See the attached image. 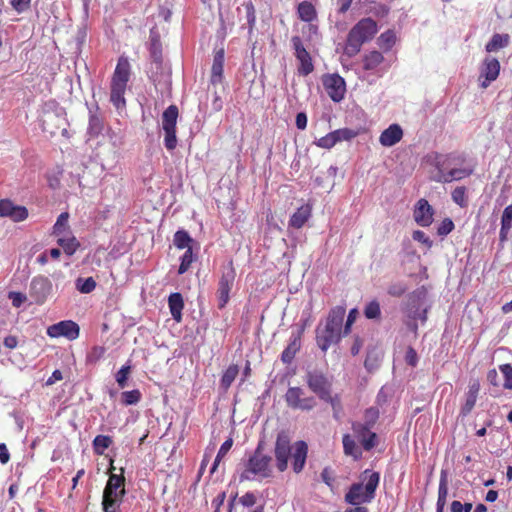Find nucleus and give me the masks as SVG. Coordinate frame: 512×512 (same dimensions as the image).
I'll use <instances>...</instances> for the list:
<instances>
[{"instance_id": "1", "label": "nucleus", "mask_w": 512, "mask_h": 512, "mask_svg": "<svg viewBox=\"0 0 512 512\" xmlns=\"http://www.w3.org/2000/svg\"><path fill=\"white\" fill-rule=\"evenodd\" d=\"M274 455L279 472L287 470L289 457H291L292 469L296 474H299L306 464L308 445L303 440L296 441L291 445L288 435L281 432L277 435L275 441Z\"/></svg>"}, {"instance_id": "2", "label": "nucleus", "mask_w": 512, "mask_h": 512, "mask_svg": "<svg viewBox=\"0 0 512 512\" xmlns=\"http://www.w3.org/2000/svg\"><path fill=\"white\" fill-rule=\"evenodd\" d=\"M464 161V156L456 153L440 154L434 152L428 155V162L438 171L435 180L442 183L458 181L470 176L472 174L471 169L451 168L452 165L462 164Z\"/></svg>"}, {"instance_id": "3", "label": "nucleus", "mask_w": 512, "mask_h": 512, "mask_svg": "<svg viewBox=\"0 0 512 512\" xmlns=\"http://www.w3.org/2000/svg\"><path fill=\"white\" fill-rule=\"evenodd\" d=\"M346 310L342 306L332 308L325 320L316 328V342L318 347L326 352L328 348L339 342L341 338V329Z\"/></svg>"}, {"instance_id": "4", "label": "nucleus", "mask_w": 512, "mask_h": 512, "mask_svg": "<svg viewBox=\"0 0 512 512\" xmlns=\"http://www.w3.org/2000/svg\"><path fill=\"white\" fill-rule=\"evenodd\" d=\"M362 482L353 483L345 494V502L358 506L370 503L375 498V492L380 482L379 472L366 469L361 475Z\"/></svg>"}, {"instance_id": "5", "label": "nucleus", "mask_w": 512, "mask_h": 512, "mask_svg": "<svg viewBox=\"0 0 512 512\" xmlns=\"http://www.w3.org/2000/svg\"><path fill=\"white\" fill-rule=\"evenodd\" d=\"M378 32L377 22L370 17L359 20L349 31L344 52L356 56L364 43L372 40Z\"/></svg>"}, {"instance_id": "6", "label": "nucleus", "mask_w": 512, "mask_h": 512, "mask_svg": "<svg viewBox=\"0 0 512 512\" xmlns=\"http://www.w3.org/2000/svg\"><path fill=\"white\" fill-rule=\"evenodd\" d=\"M131 76V65L128 58L120 56L117 61L110 85V100L116 108L125 106L124 94Z\"/></svg>"}, {"instance_id": "7", "label": "nucleus", "mask_w": 512, "mask_h": 512, "mask_svg": "<svg viewBox=\"0 0 512 512\" xmlns=\"http://www.w3.org/2000/svg\"><path fill=\"white\" fill-rule=\"evenodd\" d=\"M272 458L263 453V443L260 442L254 453L249 457L245 469L240 475V481H250L255 477L265 479L272 476Z\"/></svg>"}, {"instance_id": "8", "label": "nucleus", "mask_w": 512, "mask_h": 512, "mask_svg": "<svg viewBox=\"0 0 512 512\" xmlns=\"http://www.w3.org/2000/svg\"><path fill=\"white\" fill-rule=\"evenodd\" d=\"M179 110L176 105H170L162 114V129L164 131V146L168 151L177 147L176 125Z\"/></svg>"}, {"instance_id": "9", "label": "nucleus", "mask_w": 512, "mask_h": 512, "mask_svg": "<svg viewBox=\"0 0 512 512\" xmlns=\"http://www.w3.org/2000/svg\"><path fill=\"white\" fill-rule=\"evenodd\" d=\"M236 271L233 266V261L229 260L226 265L222 267V275L218 283L217 298L218 308L223 309L230 299V291L234 285Z\"/></svg>"}, {"instance_id": "10", "label": "nucleus", "mask_w": 512, "mask_h": 512, "mask_svg": "<svg viewBox=\"0 0 512 512\" xmlns=\"http://www.w3.org/2000/svg\"><path fill=\"white\" fill-rule=\"evenodd\" d=\"M305 392L300 387H289L284 395L287 406L294 410L311 411L316 407L314 397H304Z\"/></svg>"}, {"instance_id": "11", "label": "nucleus", "mask_w": 512, "mask_h": 512, "mask_svg": "<svg viewBox=\"0 0 512 512\" xmlns=\"http://www.w3.org/2000/svg\"><path fill=\"white\" fill-rule=\"evenodd\" d=\"M306 383L308 388L316 394L319 399L329 392H332V380L322 371H308L306 374Z\"/></svg>"}, {"instance_id": "12", "label": "nucleus", "mask_w": 512, "mask_h": 512, "mask_svg": "<svg viewBox=\"0 0 512 512\" xmlns=\"http://www.w3.org/2000/svg\"><path fill=\"white\" fill-rule=\"evenodd\" d=\"M292 46L295 51V57L299 61L298 74L307 76L314 71V65L310 53L305 49L299 36L291 38Z\"/></svg>"}, {"instance_id": "13", "label": "nucleus", "mask_w": 512, "mask_h": 512, "mask_svg": "<svg viewBox=\"0 0 512 512\" xmlns=\"http://www.w3.org/2000/svg\"><path fill=\"white\" fill-rule=\"evenodd\" d=\"M322 84L328 96L334 102H340L346 93V83L338 74H326L322 77Z\"/></svg>"}, {"instance_id": "14", "label": "nucleus", "mask_w": 512, "mask_h": 512, "mask_svg": "<svg viewBox=\"0 0 512 512\" xmlns=\"http://www.w3.org/2000/svg\"><path fill=\"white\" fill-rule=\"evenodd\" d=\"M47 335L51 338L65 337L72 341L79 337L80 327L72 320H63L53 325H50L46 331Z\"/></svg>"}, {"instance_id": "15", "label": "nucleus", "mask_w": 512, "mask_h": 512, "mask_svg": "<svg viewBox=\"0 0 512 512\" xmlns=\"http://www.w3.org/2000/svg\"><path fill=\"white\" fill-rule=\"evenodd\" d=\"M500 73V63L494 57H486L480 68V87L486 89L491 82L495 81Z\"/></svg>"}, {"instance_id": "16", "label": "nucleus", "mask_w": 512, "mask_h": 512, "mask_svg": "<svg viewBox=\"0 0 512 512\" xmlns=\"http://www.w3.org/2000/svg\"><path fill=\"white\" fill-rule=\"evenodd\" d=\"M434 208L425 198L419 199L413 208V219L421 227H429L434 221Z\"/></svg>"}, {"instance_id": "17", "label": "nucleus", "mask_w": 512, "mask_h": 512, "mask_svg": "<svg viewBox=\"0 0 512 512\" xmlns=\"http://www.w3.org/2000/svg\"><path fill=\"white\" fill-rule=\"evenodd\" d=\"M25 206L15 205L10 199L0 200V217L10 218L14 222H21L28 218Z\"/></svg>"}, {"instance_id": "18", "label": "nucleus", "mask_w": 512, "mask_h": 512, "mask_svg": "<svg viewBox=\"0 0 512 512\" xmlns=\"http://www.w3.org/2000/svg\"><path fill=\"white\" fill-rule=\"evenodd\" d=\"M124 469L121 468V474L117 475L111 473L109 475L107 484L103 491V497L109 498H124L125 490V477L123 475Z\"/></svg>"}, {"instance_id": "19", "label": "nucleus", "mask_w": 512, "mask_h": 512, "mask_svg": "<svg viewBox=\"0 0 512 512\" xmlns=\"http://www.w3.org/2000/svg\"><path fill=\"white\" fill-rule=\"evenodd\" d=\"M372 428L363 425L362 422H353L352 430L355 437L360 441L365 451H370L377 445V434L371 431Z\"/></svg>"}, {"instance_id": "20", "label": "nucleus", "mask_w": 512, "mask_h": 512, "mask_svg": "<svg viewBox=\"0 0 512 512\" xmlns=\"http://www.w3.org/2000/svg\"><path fill=\"white\" fill-rule=\"evenodd\" d=\"M306 328V322H304L301 327L297 330V332H293L290 338V342L288 346L283 350L281 354V361L284 364H290L296 353L301 348V338Z\"/></svg>"}, {"instance_id": "21", "label": "nucleus", "mask_w": 512, "mask_h": 512, "mask_svg": "<svg viewBox=\"0 0 512 512\" xmlns=\"http://www.w3.org/2000/svg\"><path fill=\"white\" fill-rule=\"evenodd\" d=\"M173 244L177 249H186L183 256H192L194 249L199 248V244L183 229L176 231L173 237Z\"/></svg>"}, {"instance_id": "22", "label": "nucleus", "mask_w": 512, "mask_h": 512, "mask_svg": "<svg viewBox=\"0 0 512 512\" xmlns=\"http://www.w3.org/2000/svg\"><path fill=\"white\" fill-rule=\"evenodd\" d=\"M403 138V129L399 124H391L379 137V142L384 147H392Z\"/></svg>"}, {"instance_id": "23", "label": "nucleus", "mask_w": 512, "mask_h": 512, "mask_svg": "<svg viewBox=\"0 0 512 512\" xmlns=\"http://www.w3.org/2000/svg\"><path fill=\"white\" fill-rule=\"evenodd\" d=\"M312 206L310 204H304L297 209L295 213L290 217L289 226L300 229L302 228L308 219L311 217Z\"/></svg>"}, {"instance_id": "24", "label": "nucleus", "mask_w": 512, "mask_h": 512, "mask_svg": "<svg viewBox=\"0 0 512 512\" xmlns=\"http://www.w3.org/2000/svg\"><path fill=\"white\" fill-rule=\"evenodd\" d=\"M168 306L170 309V313L172 318L176 322L182 321V310L184 308V300L181 293L175 292L171 293L168 297Z\"/></svg>"}, {"instance_id": "25", "label": "nucleus", "mask_w": 512, "mask_h": 512, "mask_svg": "<svg viewBox=\"0 0 512 512\" xmlns=\"http://www.w3.org/2000/svg\"><path fill=\"white\" fill-rule=\"evenodd\" d=\"M224 68V50L220 49L215 52L213 64L211 68V82L217 84L221 82Z\"/></svg>"}, {"instance_id": "26", "label": "nucleus", "mask_w": 512, "mask_h": 512, "mask_svg": "<svg viewBox=\"0 0 512 512\" xmlns=\"http://www.w3.org/2000/svg\"><path fill=\"white\" fill-rule=\"evenodd\" d=\"M478 392L479 384L475 383L469 387V390L466 393L465 403L462 405L460 410L461 416L466 417L471 413L476 404Z\"/></svg>"}, {"instance_id": "27", "label": "nucleus", "mask_w": 512, "mask_h": 512, "mask_svg": "<svg viewBox=\"0 0 512 512\" xmlns=\"http://www.w3.org/2000/svg\"><path fill=\"white\" fill-rule=\"evenodd\" d=\"M342 443L345 455L351 456L355 460H358L362 457V450L359 448L350 434L343 435Z\"/></svg>"}, {"instance_id": "28", "label": "nucleus", "mask_w": 512, "mask_h": 512, "mask_svg": "<svg viewBox=\"0 0 512 512\" xmlns=\"http://www.w3.org/2000/svg\"><path fill=\"white\" fill-rule=\"evenodd\" d=\"M297 13L303 22H312L317 18V11L309 1L300 2L297 7Z\"/></svg>"}, {"instance_id": "29", "label": "nucleus", "mask_w": 512, "mask_h": 512, "mask_svg": "<svg viewBox=\"0 0 512 512\" xmlns=\"http://www.w3.org/2000/svg\"><path fill=\"white\" fill-rule=\"evenodd\" d=\"M320 400L330 404L333 411V418L335 420L338 421L341 419V415L343 413V406L339 394L332 395V392H329L324 397L320 398Z\"/></svg>"}, {"instance_id": "30", "label": "nucleus", "mask_w": 512, "mask_h": 512, "mask_svg": "<svg viewBox=\"0 0 512 512\" xmlns=\"http://www.w3.org/2000/svg\"><path fill=\"white\" fill-rule=\"evenodd\" d=\"M447 495H448L447 475H446L445 471H441L439 488H438V499H437V503H436L437 511H444Z\"/></svg>"}, {"instance_id": "31", "label": "nucleus", "mask_w": 512, "mask_h": 512, "mask_svg": "<svg viewBox=\"0 0 512 512\" xmlns=\"http://www.w3.org/2000/svg\"><path fill=\"white\" fill-rule=\"evenodd\" d=\"M239 374V367L236 364H231L222 374V377L220 379V387L227 391L236 377Z\"/></svg>"}, {"instance_id": "32", "label": "nucleus", "mask_w": 512, "mask_h": 512, "mask_svg": "<svg viewBox=\"0 0 512 512\" xmlns=\"http://www.w3.org/2000/svg\"><path fill=\"white\" fill-rule=\"evenodd\" d=\"M509 44L508 34H494L490 41L486 44L485 49L487 52H495L499 49L506 47Z\"/></svg>"}, {"instance_id": "33", "label": "nucleus", "mask_w": 512, "mask_h": 512, "mask_svg": "<svg viewBox=\"0 0 512 512\" xmlns=\"http://www.w3.org/2000/svg\"><path fill=\"white\" fill-rule=\"evenodd\" d=\"M384 61V56L379 51H370L363 58L364 70H374Z\"/></svg>"}, {"instance_id": "34", "label": "nucleus", "mask_w": 512, "mask_h": 512, "mask_svg": "<svg viewBox=\"0 0 512 512\" xmlns=\"http://www.w3.org/2000/svg\"><path fill=\"white\" fill-rule=\"evenodd\" d=\"M69 229V213L62 212L53 226V234L56 236H66L70 234Z\"/></svg>"}, {"instance_id": "35", "label": "nucleus", "mask_w": 512, "mask_h": 512, "mask_svg": "<svg viewBox=\"0 0 512 512\" xmlns=\"http://www.w3.org/2000/svg\"><path fill=\"white\" fill-rule=\"evenodd\" d=\"M58 244L63 248L64 253L68 256L73 255L80 245L74 236H69L67 238L65 236H59Z\"/></svg>"}, {"instance_id": "36", "label": "nucleus", "mask_w": 512, "mask_h": 512, "mask_svg": "<svg viewBox=\"0 0 512 512\" xmlns=\"http://www.w3.org/2000/svg\"><path fill=\"white\" fill-rule=\"evenodd\" d=\"M512 227V205H508L502 214L501 217V229H500V237L501 239L506 238L508 231Z\"/></svg>"}, {"instance_id": "37", "label": "nucleus", "mask_w": 512, "mask_h": 512, "mask_svg": "<svg viewBox=\"0 0 512 512\" xmlns=\"http://www.w3.org/2000/svg\"><path fill=\"white\" fill-rule=\"evenodd\" d=\"M396 43V34L393 30H387L378 37V45L384 51H389Z\"/></svg>"}, {"instance_id": "38", "label": "nucleus", "mask_w": 512, "mask_h": 512, "mask_svg": "<svg viewBox=\"0 0 512 512\" xmlns=\"http://www.w3.org/2000/svg\"><path fill=\"white\" fill-rule=\"evenodd\" d=\"M112 438L107 435H97L93 440V449L97 455H102L112 444Z\"/></svg>"}, {"instance_id": "39", "label": "nucleus", "mask_w": 512, "mask_h": 512, "mask_svg": "<svg viewBox=\"0 0 512 512\" xmlns=\"http://www.w3.org/2000/svg\"><path fill=\"white\" fill-rule=\"evenodd\" d=\"M103 129V122L96 114H90L87 133L90 137H97Z\"/></svg>"}, {"instance_id": "40", "label": "nucleus", "mask_w": 512, "mask_h": 512, "mask_svg": "<svg viewBox=\"0 0 512 512\" xmlns=\"http://www.w3.org/2000/svg\"><path fill=\"white\" fill-rule=\"evenodd\" d=\"M141 398L142 394L138 389L124 391L121 393V403L124 406L136 405L140 402Z\"/></svg>"}, {"instance_id": "41", "label": "nucleus", "mask_w": 512, "mask_h": 512, "mask_svg": "<svg viewBox=\"0 0 512 512\" xmlns=\"http://www.w3.org/2000/svg\"><path fill=\"white\" fill-rule=\"evenodd\" d=\"M242 6L245 8L246 12V20L248 24V32L251 34L255 28L256 24V13H255V7L252 3V1H246L242 4Z\"/></svg>"}, {"instance_id": "42", "label": "nucleus", "mask_w": 512, "mask_h": 512, "mask_svg": "<svg viewBox=\"0 0 512 512\" xmlns=\"http://www.w3.org/2000/svg\"><path fill=\"white\" fill-rule=\"evenodd\" d=\"M233 445V439L232 438H228L227 440L224 441V443L221 445L217 455H216V458L214 460V463L211 467V473H214L220 463V461L226 456V454L229 452V450L231 449Z\"/></svg>"}, {"instance_id": "43", "label": "nucleus", "mask_w": 512, "mask_h": 512, "mask_svg": "<svg viewBox=\"0 0 512 512\" xmlns=\"http://www.w3.org/2000/svg\"><path fill=\"white\" fill-rule=\"evenodd\" d=\"M466 192V187L458 186L451 193L452 200L462 208L467 207L468 205Z\"/></svg>"}, {"instance_id": "44", "label": "nucleus", "mask_w": 512, "mask_h": 512, "mask_svg": "<svg viewBox=\"0 0 512 512\" xmlns=\"http://www.w3.org/2000/svg\"><path fill=\"white\" fill-rule=\"evenodd\" d=\"M123 502V498H102V507L104 512H121L120 505Z\"/></svg>"}, {"instance_id": "45", "label": "nucleus", "mask_w": 512, "mask_h": 512, "mask_svg": "<svg viewBox=\"0 0 512 512\" xmlns=\"http://www.w3.org/2000/svg\"><path fill=\"white\" fill-rule=\"evenodd\" d=\"M132 367L129 364L123 365L115 375V380L119 388L123 389L127 386V381L131 374Z\"/></svg>"}, {"instance_id": "46", "label": "nucleus", "mask_w": 512, "mask_h": 512, "mask_svg": "<svg viewBox=\"0 0 512 512\" xmlns=\"http://www.w3.org/2000/svg\"><path fill=\"white\" fill-rule=\"evenodd\" d=\"M364 315L367 319H379L381 316L380 304L377 300H372L366 304Z\"/></svg>"}, {"instance_id": "47", "label": "nucleus", "mask_w": 512, "mask_h": 512, "mask_svg": "<svg viewBox=\"0 0 512 512\" xmlns=\"http://www.w3.org/2000/svg\"><path fill=\"white\" fill-rule=\"evenodd\" d=\"M96 287V282L92 277L78 278L76 280V288L78 291L84 294L92 292Z\"/></svg>"}, {"instance_id": "48", "label": "nucleus", "mask_w": 512, "mask_h": 512, "mask_svg": "<svg viewBox=\"0 0 512 512\" xmlns=\"http://www.w3.org/2000/svg\"><path fill=\"white\" fill-rule=\"evenodd\" d=\"M379 409L377 407H369L364 411V422L363 425H366L370 428H373L379 419Z\"/></svg>"}, {"instance_id": "49", "label": "nucleus", "mask_w": 512, "mask_h": 512, "mask_svg": "<svg viewBox=\"0 0 512 512\" xmlns=\"http://www.w3.org/2000/svg\"><path fill=\"white\" fill-rule=\"evenodd\" d=\"M333 132L337 143L341 141H349L357 136V132L349 128H341Z\"/></svg>"}, {"instance_id": "50", "label": "nucleus", "mask_w": 512, "mask_h": 512, "mask_svg": "<svg viewBox=\"0 0 512 512\" xmlns=\"http://www.w3.org/2000/svg\"><path fill=\"white\" fill-rule=\"evenodd\" d=\"M336 144H337V141H336V137H335L333 131L328 133L327 135L319 138L316 142L317 146H319L321 148H325V149H330L333 146H335Z\"/></svg>"}, {"instance_id": "51", "label": "nucleus", "mask_w": 512, "mask_h": 512, "mask_svg": "<svg viewBox=\"0 0 512 512\" xmlns=\"http://www.w3.org/2000/svg\"><path fill=\"white\" fill-rule=\"evenodd\" d=\"M408 287L403 282L392 283L388 287V294L393 297H401L406 291Z\"/></svg>"}, {"instance_id": "52", "label": "nucleus", "mask_w": 512, "mask_h": 512, "mask_svg": "<svg viewBox=\"0 0 512 512\" xmlns=\"http://www.w3.org/2000/svg\"><path fill=\"white\" fill-rule=\"evenodd\" d=\"M500 371L504 375L503 387L512 389V366L510 364H502L499 366Z\"/></svg>"}, {"instance_id": "53", "label": "nucleus", "mask_w": 512, "mask_h": 512, "mask_svg": "<svg viewBox=\"0 0 512 512\" xmlns=\"http://www.w3.org/2000/svg\"><path fill=\"white\" fill-rule=\"evenodd\" d=\"M455 225L450 218H445L437 227V234L441 237L448 235L454 229Z\"/></svg>"}, {"instance_id": "54", "label": "nucleus", "mask_w": 512, "mask_h": 512, "mask_svg": "<svg viewBox=\"0 0 512 512\" xmlns=\"http://www.w3.org/2000/svg\"><path fill=\"white\" fill-rule=\"evenodd\" d=\"M412 238L414 241H417V242L423 244L427 248H430L433 243L432 240L429 238V236L424 231H421V230H415L412 233Z\"/></svg>"}, {"instance_id": "55", "label": "nucleus", "mask_w": 512, "mask_h": 512, "mask_svg": "<svg viewBox=\"0 0 512 512\" xmlns=\"http://www.w3.org/2000/svg\"><path fill=\"white\" fill-rule=\"evenodd\" d=\"M105 353L104 347L95 346L92 348L91 352L87 355V362L95 363L97 362Z\"/></svg>"}, {"instance_id": "56", "label": "nucleus", "mask_w": 512, "mask_h": 512, "mask_svg": "<svg viewBox=\"0 0 512 512\" xmlns=\"http://www.w3.org/2000/svg\"><path fill=\"white\" fill-rule=\"evenodd\" d=\"M405 361L411 367H415L418 363V355L416 350L413 347H408L405 354Z\"/></svg>"}, {"instance_id": "57", "label": "nucleus", "mask_w": 512, "mask_h": 512, "mask_svg": "<svg viewBox=\"0 0 512 512\" xmlns=\"http://www.w3.org/2000/svg\"><path fill=\"white\" fill-rule=\"evenodd\" d=\"M31 0H11L10 4L18 13L26 11L30 7Z\"/></svg>"}, {"instance_id": "58", "label": "nucleus", "mask_w": 512, "mask_h": 512, "mask_svg": "<svg viewBox=\"0 0 512 512\" xmlns=\"http://www.w3.org/2000/svg\"><path fill=\"white\" fill-rule=\"evenodd\" d=\"M239 502L245 507H251L256 503V496L252 492H246L240 497Z\"/></svg>"}, {"instance_id": "59", "label": "nucleus", "mask_w": 512, "mask_h": 512, "mask_svg": "<svg viewBox=\"0 0 512 512\" xmlns=\"http://www.w3.org/2000/svg\"><path fill=\"white\" fill-rule=\"evenodd\" d=\"M9 299H11L14 307H20L26 297L20 292H10Z\"/></svg>"}, {"instance_id": "60", "label": "nucleus", "mask_w": 512, "mask_h": 512, "mask_svg": "<svg viewBox=\"0 0 512 512\" xmlns=\"http://www.w3.org/2000/svg\"><path fill=\"white\" fill-rule=\"evenodd\" d=\"M296 126L300 130H304L307 126V115L304 112H299L296 115Z\"/></svg>"}, {"instance_id": "61", "label": "nucleus", "mask_w": 512, "mask_h": 512, "mask_svg": "<svg viewBox=\"0 0 512 512\" xmlns=\"http://www.w3.org/2000/svg\"><path fill=\"white\" fill-rule=\"evenodd\" d=\"M10 460V454L5 443L0 444V463L7 464Z\"/></svg>"}, {"instance_id": "62", "label": "nucleus", "mask_w": 512, "mask_h": 512, "mask_svg": "<svg viewBox=\"0 0 512 512\" xmlns=\"http://www.w3.org/2000/svg\"><path fill=\"white\" fill-rule=\"evenodd\" d=\"M3 344L8 349H14L18 345V339L16 336L9 335L4 338Z\"/></svg>"}, {"instance_id": "63", "label": "nucleus", "mask_w": 512, "mask_h": 512, "mask_svg": "<svg viewBox=\"0 0 512 512\" xmlns=\"http://www.w3.org/2000/svg\"><path fill=\"white\" fill-rule=\"evenodd\" d=\"M193 260H194V258H182V262L178 269V274L181 275V274H184L185 272H187L189 270V268L191 267Z\"/></svg>"}, {"instance_id": "64", "label": "nucleus", "mask_w": 512, "mask_h": 512, "mask_svg": "<svg viewBox=\"0 0 512 512\" xmlns=\"http://www.w3.org/2000/svg\"><path fill=\"white\" fill-rule=\"evenodd\" d=\"M321 478L325 484L332 487L334 478L331 476L328 468H324L321 472Z\"/></svg>"}]
</instances>
